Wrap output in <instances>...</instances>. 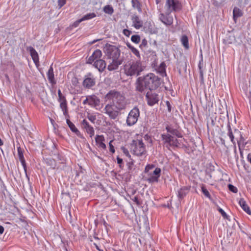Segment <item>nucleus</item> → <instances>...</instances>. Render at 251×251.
<instances>
[{"instance_id": "nucleus-1", "label": "nucleus", "mask_w": 251, "mask_h": 251, "mask_svg": "<svg viewBox=\"0 0 251 251\" xmlns=\"http://www.w3.org/2000/svg\"><path fill=\"white\" fill-rule=\"evenodd\" d=\"M161 78L153 73L138 77L135 83V91L142 93L145 90H155L161 85Z\"/></svg>"}, {"instance_id": "nucleus-2", "label": "nucleus", "mask_w": 251, "mask_h": 251, "mask_svg": "<svg viewBox=\"0 0 251 251\" xmlns=\"http://www.w3.org/2000/svg\"><path fill=\"white\" fill-rule=\"evenodd\" d=\"M105 98L112 100L113 105L119 111L126 109L127 104L126 98L120 92L111 90L105 95Z\"/></svg>"}, {"instance_id": "nucleus-3", "label": "nucleus", "mask_w": 251, "mask_h": 251, "mask_svg": "<svg viewBox=\"0 0 251 251\" xmlns=\"http://www.w3.org/2000/svg\"><path fill=\"white\" fill-rule=\"evenodd\" d=\"M145 69L140 60L132 61L125 66V72L127 76H139Z\"/></svg>"}, {"instance_id": "nucleus-4", "label": "nucleus", "mask_w": 251, "mask_h": 251, "mask_svg": "<svg viewBox=\"0 0 251 251\" xmlns=\"http://www.w3.org/2000/svg\"><path fill=\"white\" fill-rule=\"evenodd\" d=\"M103 51L107 59H119L121 55V50L116 46L106 43L103 48Z\"/></svg>"}, {"instance_id": "nucleus-5", "label": "nucleus", "mask_w": 251, "mask_h": 251, "mask_svg": "<svg viewBox=\"0 0 251 251\" xmlns=\"http://www.w3.org/2000/svg\"><path fill=\"white\" fill-rule=\"evenodd\" d=\"M130 149L132 153L141 156L146 153V146L142 139H134L130 144Z\"/></svg>"}, {"instance_id": "nucleus-6", "label": "nucleus", "mask_w": 251, "mask_h": 251, "mask_svg": "<svg viewBox=\"0 0 251 251\" xmlns=\"http://www.w3.org/2000/svg\"><path fill=\"white\" fill-rule=\"evenodd\" d=\"M140 116V110L137 106H135L130 110L126 118V123L128 126H132L135 125Z\"/></svg>"}, {"instance_id": "nucleus-7", "label": "nucleus", "mask_w": 251, "mask_h": 251, "mask_svg": "<svg viewBox=\"0 0 251 251\" xmlns=\"http://www.w3.org/2000/svg\"><path fill=\"white\" fill-rule=\"evenodd\" d=\"M161 139L164 144H166V147L167 148L169 147L176 148L179 147L178 140L169 133L161 134Z\"/></svg>"}, {"instance_id": "nucleus-8", "label": "nucleus", "mask_w": 251, "mask_h": 251, "mask_svg": "<svg viewBox=\"0 0 251 251\" xmlns=\"http://www.w3.org/2000/svg\"><path fill=\"white\" fill-rule=\"evenodd\" d=\"M165 6L167 8L166 11L170 13L178 11L182 9V4L178 0H166Z\"/></svg>"}, {"instance_id": "nucleus-9", "label": "nucleus", "mask_w": 251, "mask_h": 251, "mask_svg": "<svg viewBox=\"0 0 251 251\" xmlns=\"http://www.w3.org/2000/svg\"><path fill=\"white\" fill-rule=\"evenodd\" d=\"M96 82V77L92 73H88L84 77L82 85L85 89H92L95 86Z\"/></svg>"}, {"instance_id": "nucleus-10", "label": "nucleus", "mask_w": 251, "mask_h": 251, "mask_svg": "<svg viewBox=\"0 0 251 251\" xmlns=\"http://www.w3.org/2000/svg\"><path fill=\"white\" fill-rule=\"evenodd\" d=\"M153 91H148L145 95L147 103L150 106H152L155 104L158 103L159 101V95L153 92Z\"/></svg>"}, {"instance_id": "nucleus-11", "label": "nucleus", "mask_w": 251, "mask_h": 251, "mask_svg": "<svg viewBox=\"0 0 251 251\" xmlns=\"http://www.w3.org/2000/svg\"><path fill=\"white\" fill-rule=\"evenodd\" d=\"M113 104H107L105 105L104 110L105 113L107 114L111 119L115 120L119 114V110L114 109Z\"/></svg>"}, {"instance_id": "nucleus-12", "label": "nucleus", "mask_w": 251, "mask_h": 251, "mask_svg": "<svg viewBox=\"0 0 251 251\" xmlns=\"http://www.w3.org/2000/svg\"><path fill=\"white\" fill-rule=\"evenodd\" d=\"M159 18L161 22L167 26L171 25L173 23V16L171 15L170 12L167 11L165 14L160 13Z\"/></svg>"}, {"instance_id": "nucleus-13", "label": "nucleus", "mask_w": 251, "mask_h": 251, "mask_svg": "<svg viewBox=\"0 0 251 251\" xmlns=\"http://www.w3.org/2000/svg\"><path fill=\"white\" fill-rule=\"evenodd\" d=\"M81 126L82 128L84 129L86 132L89 134L90 137L92 138L95 134L94 129L86 119L83 120L81 123Z\"/></svg>"}, {"instance_id": "nucleus-14", "label": "nucleus", "mask_w": 251, "mask_h": 251, "mask_svg": "<svg viewBox=\"0 0 251 251\" xmlns=\"http://www.w3.org/2000/svg\"><path fill=\"white\" fill-rule=\"evenodd\" d=\"M161 170L160 168H156L152 174H150L151 176L147 179V181L150 183L157 182L161 176Z\"/></svg>"}, {"instance_id": "nucleus-15", "label": "nucleus", "mask_w": 251, "mask_h": 251, "mask_svg": "<svg viewBox=\"0 0 251 251\" xmlns=\"http://www.w3.org/2000/svg\"><path fill=\"white\" fill-rule=\"evenodd\" d=\"M102 55L101 51L99 49L96 50L88 58L86 63L87 64H92L95 62L96 60L100 59Z\"/></svg>"}, {"instance_id": "nucleus-16", "label": "nucleus", "mask_w": 251, "mask_h": 251, "mask_svg": "<svg viewBox=\"0 0 251 251\" xmlns=\"http://www.w3.org/2000/svg\"><path fill=\"white\" fill-rule=\"evenodd\" d=\"M95 142L99 148L104 150L106 149V146L104 143L105 138L103 135H97L95 137Z\"/></svg>"}, {"instance_id": "nucleus-17", "label": "nucleus", "mask_w": 251, "mask_h": 251, "mask_svg": "<svg viewBox=\"0 0 251 251\" xmlns=\"http://www.w3.org/2000/svg\"><path fill=\"white\" fill-rule=\"evenodd\" d=\"M27 50L30 52V54L35 64L37 66H38L39 63V58L38 54L36 50L31 46L27 47Z\"/></svg>"}, {"instance_id": "nucleus-18", "label": "nucleus", "mask_w": 251, "mask_h": 251, "mask_svg": "<svg viewBox=\"0 0 251 251\" xmlns=\"http://www.w3.org/2000/svg\"><path fill=\"white\" fill-rule=\"evenodd\" d=\"M93 66L97 68L100 72H102L104 71L106 67V63L105 61L103 59H100L96 60L93 63Z\"/></svg>"}, {"instance_id": "nucleus-19", "label": "nucleus", "mask_w": 251, "mask_h": 251, "mask_svg": "<svg viewBox=\"0 0 251 251\" xmlns=\"http://www.w3.org/2000/svg\"><path fill=\"white\" fill-rule=\"evenodd\" d=\"M111 60L112 62H111L107 66V69L109 71L117 70L119 66L122 64L123 61L122 59Z\"/></svg>"}, {"instance_id": "nucleus-20", "label": "nucleus", "mask_w": 251, "mask_h": 251, "mask_svg": "<svg viewBox=\"0 0 251 251\" xmlns=\"http://www.w3.org/2000/svg\"><path fill=\"white\" fill-rule=\"evenodd\" d=\"M66 123L70 128L71 130L75 133L78 137L83 139L84 137L81 134L80 132L78 130V129L75 127V125L69 120V118H66Z\"/></svg>"}, {"instance_id": "nucleus-21", "label": "nucleus", "mask_w": 251, "mask_h": 251, "mask_svg": "<svg viewBox=\"0 0 251 251\" xmlns=\"http://www.w3.org/2000/svg\"><path fill=\"white\" fill-rule=\"evenodd\" d=\"M100 99L95 95L89 96V105L92 107H96L100 104Z\"/></svg>"}, {"instance_id": "nucleus-22", "label": "nucleus", "mask_w": 251, "mask_h": 251, "mask_svg": "<svg viewBox=\"0 0 251 251\" xmlns=\"http://www.w3.org/2000/svg\"><path fill=\"white\" fill-rule=\"evenodd\" d=\"M47 75L49 81L51 84L52 86H54L56 84V81L54 78V75L53 72V69L52 67V64L50 66L47 73Z\"/></svg>"}, {"instance_id": "nucleus-23", "label": "nucleus", "mask_w": 251, "mask_h": 251, "mask_svg": "<svg viewBox=\"0 0 251 251\" xmlns=\"http://www.w3.org/2000/svg\"><path fill=\"white\" fill-rule=\"evenodd\" d=\"M189 190L190 188L187 186H183L178 190L177 196L180 201L183 200L184 197L186 196L189 192Z\"/></svg>"}, {"instance_id": "nucleus-24", "label": "nucleus", "mask_w": 251, "mask_h": 251, "mask_svg": "<svg viewBox=\"0 0 251 251\" xmlns=\"http://www.w3.org/2000/svg\"><path fill=\"white\" fill-rule=\"evenodd\" d=\"M133 26L136 29H140L143 26V22L137 15H133L131 17Z\"/></svg>"}, {"instance_id": "nucleus-25", "label": "nucleus", "mask_w": 251, "mask_h": 251, "mask_svg": "<svg viewBox=\"0 0 251 251\" xmlns=\"http://www.w3.org/2000/svg\"><path fill=\"white\" fill-rule=\"evenodd\" d=\"M166 130L168 133H170V134L175 135L178 138L182 137L181 133L178 129L174 128L170 126H167L166 127Z\"/></svg>"}, {"instance_id": "nucleus-26", "label": "nucleus", "mask_w": 251, "mask_h": 251, "mask_svg": "<svg viewBox=\"0 0 251 251\" xmlns=\"http://www.w3.org/2000/svg\"><path fill=\"white\" fill-rule=\"evenodd\" d=\"M239 204L245 212L249 215H251V210L244 199L241 198L239 201Z\"/></svg>"}, {"instance_id": "nucleus-27", "label": "nucleus", "mask_w": 251, "mask_h": 251, "mask_svg": "<svg viewBox=\"0 0 251 251\" xmlns=\"http://www.w3.org/2000/svg\"><path fill=\"white\" fill-rule=\"evenodd\" d=\"M243 15V11L239 8L235 7L233 10V19L236 23L237 19Z\"/></svg>"}, {"instance_id": "nucleus-28", "label": "nucleus", "mask_w": 251, "mask_h": 251, "mask_svg": "<svg viewBox=\"0 0 251 251\" xmlns=\"http://www.w3.org/2000/svg\"><path fill=\"white\" fill-rule=\"evenodd\" d=\"M236 40L234 35L229 33L227 34L225 39H224L223 43L225 44H232Z\"/></svg>"}, {"instance_id": "nucleus-29", "label": "nucleus", "mask_w": 251, "mask_h": 251, "mask_svg": "<svg viewBox=\"0 0 251 251\" xmlns=\"http://www.w3.org/2000/svg\"><path fill=\"white\" fill-rule=\"evenodd\" d=\"M44 163L50 168L54 169L56 166V161L51 158H46L44 159Z\"/></svg>"}, {"instance_id": "nucleus-30", "label": "nucleus", "mask_w": 251, "mask_h": 251, "mask_svg": "<svg viewBox=\"0 0 251 251\" xmlns=\"http://www.w3.org/2000/svg\"><path fill=\"white\" fill-rule=\"evenodd\" d=\"M131 2L134 9H137L139 13L142 12V4L139 0H131Z\"/></svg>"}, {"instance_id": "nucleus-31", "label": "nucleus", "mask_w": 251, "mask_h": 251, "mask_svg": "<svg viewBox=\"0 0 251 251\" xmlns=\"http://www.w3.org/2000/svg\"><path fill=\"white\" fill-rule=\"evenodd\" d=\"M180 42L185 49L188 50L189 49V40L186 35L184 34L181 36Z\"/></svg>"}, {"instance_id": "nucleus-32", "label": "nucleus", "mask_w": 251, "mask_h": 251, "mask_svg": "<svg viewBox=\"0 0 251 251\" xmlns=\"http://www.w3.org/2000/svg\"><path fill=\"white\" fill-rule=\"evenodd\" d=\"M145 28H146V30L150 32L151 34L155 33L156 32V30L154 28V25L151 22H147L145 24Z\"/></svg>"}, {"instance_id": "nucleus-33", "label": "nucleus", "mask_w": 251, "mask_h": 251, "mask_svg": "<svg viewBox=\"0 0 251 251\" xmlns=\"http://www.w3.org/2000/svg\"><path fill=\"white\" fill-rule=\"evenodd\" d=\"M60 107L63 111V114L65 116V117L69 118L70 116L68 114L67 102L64 101L60 103Z\"/></svg>"}, {"instance_id": "nucleus-34", "label": "nucleus", "mask_w": 251, "mask_h": 251, "mask_svg": "<svg viewBox=\"0 0 251 251\" xmlns=\"http://www.w3.org/2000/svg\"><path fill=\"white\" fill-rule=\"evenodd\" d=\"M234 133H238L240 134V139L237 141V144L239 148L240 147L241 144H242L243 146H245L248 144V142H245V138L243 137L242 134L241 133V132L238 129H235Z\"/></svg>"}, {"instance_id": "nucleus-35", "label": "nucleus", "mask_w": 251, "mask_h": 251, "mask_svg": "<svg viewBox=\"0 0 251 251\" xmlns=\"http://www.w3.org/2000/svg\"><path fill=\"white\" fill-rule=\"evenodd\" d=\"M227 127L228 129L227 135L230 138L231 142L233 143V144L235 145V141L234 140V136L233 135L229 122H228Z\"/></svg>"}, {"instance_id": "nucleus-36", "label": "nucleus", "mask_w": 251, "mask_h": 251, "mask_svg": "<svg viewBox=\"0 0 251 251\" xmlns=\"http://www.w3.org/2000/svg\"><path fill=\"white\" fill-rule=\"evenodd\" d=\"M166 65L164 62H161L158 67V72L162 76H164V75H166Z\"/></svg>"}, {"instance_id": "nucleus-37", "label": "nucleus", "mask_w": 251, "mask_h": 251, "mask_svg": "<svg viewBox=\"0 0 251 251\" xmlns=\"http://www.w3.org/2000/svg\"><path fill=\"white\" fill-rule=\"evenodd\" d=\"M139 47L141 50L144 52L146 51H149V50H147L148 48V41L146 39H144L142 40L141 44L140 45Z\"/></svg>"}, {"instance_id": "nucleus-38", "label": "nucleus", "mask_w": 251, "mask_h": 251, "mask_svg": "<svg viewBox=\"0 0 251 251\" xmlns=\"http://www.w3.org/2000/svg\"><path fill=\"white\" fill-rule=\"evenodd\" d=\"M103 11L105 13L110 15H111L114 13V9L111 5H105L103 8Z\"/></svg>"}, {"instance_id": "nucleus-39", "label": "nucleus", "mask_w": 251, "mask_h": 251, "mask_svg": "<svg viewBox=\"0 0 251 251\" xmlns=\"http://www.w3.org/2000/svg\"><path fill=\"white\" fill-rule=\"evenodd\" d=\"M201 192L203 193V194L206 197V198H208L210 200H212V198L211 197V195L208 192V191L206 188V187L205 185L202 184L201 185Z\"/></svg>"}, {"instance_id": "nucleus-40", "label": "nucleus", "mask_w": 251, "mask_h": 251, "mask_svg": "<svg viewBox=\"0 0 251 251\" xmlns=\"http://www.w3.org/2000/svg\"><path fill=\"white\" fill-rule=\"evenodd\" d=\"M96 17V14L95 13L93 12V13H90L87 14L86 15L83 16L81 18V19L82 20V21L83 22V21H84L86 20L92 19Z\"/></svg>"}, {"instance_id": "nucleus-41", "label": "nucleus", "mask_w": 251, "mask_h": 251, "mask_svg": "<svg viewBox=\"0 0 251 251\" xmlns=\"http://www.w3.org/2000/svg\"><path fill=\"white\" fill-rule=\"evenodd\" d=\"M199 73H200V79L201 84H204V77H203V67H201L200 68H199Z\"/></svg>"}, {"instance_id": "nucleus-42", "label": "nucleus", "mask_w": 251, "mask_h": 251, "mask_svg": "<svg viewBox=\"0 0 251 251\" xmlns=\"http://www.w3.org/2000/svg\"><path fill=\"white\" fill-rule=\"evenodd\" d=\"M84 173V170L82 168L81 166H78V169H76L75 170V179H76L77 177H78L80 176V174H83Z\"/></svg>"}, {"instance_id": "nucleus-43", "label": "nucleus", "mask_w": 251, "mask_h": 251, "mask_svg": "<svg viewBox=\"0 0 251 251\" xmlns=\"http://www.w3.org/2000/svg\"><path fill=\"white\" fill-rule=\"evenodd\" d=\"M140 36L139 35H133L131 37V40L135 44H138L140 41Z\"/></svg>"}, {"instance_id": "nucleus-44", "label": "nucleus", "mask_w": 251, "mask_h": 251, "mask_svg": "<svg viewBox=\"0 0 251 251\" xmlns=\"http://www.w3.org/2000/svg\"><path fill=\"white\" fill-rule=\"evenodd\" d=\"M17 151L19 160L24 159V150L19 146L17 147Z\"/></svg>"}, {"instance_id": "nucleus-45", "label": "nucleus", "mask_w": 251, "mask_h": 251, "mask_svg": "<svg viewBox=\"0 0 251 251\" xmlns=\"http://www.w3.org/2000/svg\"><path fill=\"white\" fill-rule=\"evenodd\" d=\"M155 167V165L153 164H148L145 168L144 173L147 174L149 173L150 170L153 169Z\"/></svg>"}, {"instance_id": "nucleus-46", "label": "nucleus", "mask_w": 251, "mask_h": 251, "mask_svg": "<svg viewBox=\"0 0 251 251\" xmlns=\"http://www.w3.org/2000/svg\"><path fill=\"white\" fill-rule=\"evenodd\" d=\"M20 161L21 162V163L23 167L24 172L25 173L26 176L28 178V179H29V177H28L27 173V167H26V164L25 159L24 158L23 159H22V160H20Z\"/></svg>"}, {"instance_id": "nucleus-47", "label": "nucleus", "mask_w": 251, "mask_h": 251, "mask_svg": "<svg viewBox=\"0 0 251 251\" xmlns=\"http://www.w3.org/2000/svg\"><path fill=\"white\" fill-rule=\"evenodd\" d=\"M57 158L58 160L60 161V163L64 164L66 162V158L65 156L61 153H58L57 154Z\"/></svg>"}, {"instance_id": "nucleus-48", "label": "nucleus", "mask_w": 251, "mask_h": 251, "mask_svg": "<svg viewBox=\"0 0 251 251\" xmlns=\"http://www.w3.org/2000/svg\"><path fill=\"white\" fill-rule=\"evenodd\" d=\"M117 163H118L120 168L121 169L123 170L124 167V163L123 159L118 156L117 157Z\"/></svg>"}, {"instance_id": "nucleus-49", "label": "nucleus", "mask_w": 251, "mask_h": 251, "mask_svg": "<svg viewBox=\"0 0 251 251\" xmlns=\"http://www.w3.org/2000/svg\"><path fill=\"white\" fill-rule=\"evenodd\" d=\"M228 190L234 193H237L238 192V189L236 187L234 186L231 184H229L227 185Z\"/></svg>"}, {"instance_id": "nucleus-50", "label": "nucleus", "mask_w": 251, "mask_h": 251, "mask_svg": "<svg viewBox=\"0 0 251 251\" xmlns=\"http://www.w3.org/2000/svg\"><path fill=\"white\" fill-rule=\"evenodd\" d=\"M131 52L138 58V60L141 59V56L138 50L135 48H133L131 50Z\"/></svg>"}, {"instance_id": "nucleus-51", "label": "nucleus", "mask_w": 251, "mask_h": 251, "mask_svg": "<svg viewBox=\"0 0 251 251\" xmlns=\"http://www.w3.org/2000/svg\"><path fill=\"white\" fill-rule=\"evenodd\" d=\"M133 165H134V162H133V161L132 160H131L129 162H128L126 163V166L127 167L128 172L129 173H130L131 172V171H132Z\"/></svg>"}, {"instance_id": "nucleus-52", "label": "nucleus", "mask_w": 251, "mask_h": 251, "mask_svg": "<svg viewBox=\"0 0 251 251\" xmlns=\"http://www.w3.org/2000/svg\"><path fill=\"white\" fill-rule=\"evenodd\" d=\"M87 118L93 124H95V121L96 120V116L90 114H88Z\"/></svg>"}, {"instance_id": "nucleus-53", "label": "nucleus", "mask_w": 251, "mask_h": 251, "mask_svg": "<svg viewBox=\"0 0 251 251\" xmlns=\"http://www.w3.org/2000/svg\"><path fill=\"white\" fill-rule=\"evenodd\" d=\"M113 142V140H110V142H109V151L112 154H113L115 152V150L114 147L112 144Z\"/></svg>"}, {"instance_id": "nucleus-54", "label": "nucleus", "mask_w": 251, "mask_h": 251, "mask_svg": "<svg viewBox=\"0 0 251 251\" xmlns=\"http://www.w3.org/2000/svg\"><path fill=\"white\" fill-rule=\"evenodd\" d=\"M218 210L225 219H228V216L222 208L219 207Z\"/></svg>"}, {"instance_id": "nucleus-55", "label": "nucleus", "mask_w": 251, "mask_h": 251, "mask_svg": "<svg viewBox=\"0 0 251 251\" xmlns=\"http://www.w3.org/2000/svg\"><path fill=\"white\" fill-rule=\"evenodd\" d=\"M131 199L138 206H140L142 204V201L139 200L137 196H135L133 199L131 198Z\"/></svg>"}, {"instance_id": "nucleus-56", "label": "nucleus", "mask_w": 251, "mask_h": 251, "mask_svg": "<svg viewBox=\"0 0 251 251\" xmlns=\"http://www.w3.org/2000/svg\"><path fill=\"white\" fill-rule=\"evenodd\" d=\"M144 138L146 141H148L150 144L152 143V140L151 137V135H149L148 134H145L144 136Z\"/></svg>"}, {"instance_id": "nucleus-57", "label": "nucleus", "mask_w": 251, "mask_h": 251, "mask_svg": "<svg viewBox=\"0 0 251 251\" xmlns=\"http://www.w3.org/2000/svg\"><path fill=\"white\" fill-rule=\"evenodd\" d=\"M66 3V0H58L57 3L59 8H61Z\"/></svg>"}, {"instance_id": "nucleus-58", "label": "nucleus", "mask_w": 251, "mask_h": 251, "mask_svg": "<svg viewBox=\"0 0 251 251\" xmlns=\"http://www.w3.org/2000/svg\"><path fill=\"white\" fill-rule=\"evenodd\" d=\"M82 22V20H81V19H78V20H77L75 21V22L72 24V27H77V26L79 25V24H80L81 22Z\"/></svg>"}, {"instance_id": "nucleus-59", "label": "nucleus", "mask_w": 251, "mask_h": 251, "mask_svg": "<svg viewBox=\"0 0 251 251\" xmlns=\"http://www.w3.org/2000/svg\"><path fill=\"white\" fill-rule=\"evenodd\" d=\"M123 33L126 36L129 37L131 34L132 32L127 29H124L123 30Z\"/></svg>"}, {"instance_id": "nucleus-60", "label": "nucleus", "mask_w": 251, "mask_h": 251, "mask_svg": "<svg viewBox=\"0 0 251 251\" xmlns=\"http://www.w3.org/2000/svg\"><path fill=\"white\" fill-rule=\"evenodd\" d=\"M121 149L123 151V152L124 153V154L126 155V156L130 157V155L129 154V153L128 151L127 150V149H126L124 147H122L121 148Z\"/></svg>"}, {"instance_id": "nucleus-61", "label": "nucleus", "mask_w": 251, "mask_h": 251, "mask_svg": "<svg viewBox=\"0 0 251 251\" xmlns=\"http://www.w3.org/2000/svg\"><path fill=\"white\" fill-rule=\"evenodd\" d=\"M166 105L167 107L168 112H171L172 106L171 105L170 102L169 101L167 100L166 101Z\"/></svg>"}, {"instance_id": "nucleus-62", "label": "nucleus", "mask_w": 251, "mask_h": 251, "mask_svg": "<svg viewBox=\"0 0 251 251\" xmlns=\"http://www.w3.org/2000/svg\"><path fill=\"white\" fill-rule=\"evenodd\" d=\"M58 101L61 103V102H67V100H66V98L64 96H62V97H60L58 98Z\"/></svg>"}, {"instance_id": "nucleus-63", "label": "nucleus", "mask_w": 251, "mask_h": 251, "mask_svg": "<svg viewBox=\"0 0 251 251\" xmlns=\"http://www.w3.org/2000/svg\"><path fill=\"white\" fill-rule=\"evenodd\" d=\"M72 82L74 85H76L78 83L77 78L75 77H74L72 80Z\"/></svg>"}, {"instance_id": "nucleus-64", "label": "nucleus", "mask_w": 251, "mask_h": 251, "mask_svg": "<svg viewBox=\"0 0 251 251\" xmlns=\"http://www.w3.org/2000/svg\"><path fill=\"white\" fill-rule=\"evenodd\" d=\"M201 67H203V58L202 57H201V60L199 61V64H198V68H200Z\"/></svg>"}]
</instances>
